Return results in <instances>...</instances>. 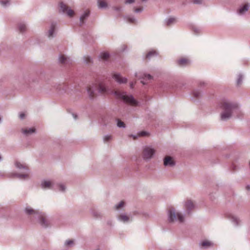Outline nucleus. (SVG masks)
<instances>
[{
  "mask_svg": "<svg viewBox=\"0 0 250 250\" xmlns=\"http://www.w3.org/2000/svg\"><path fill=\"white\" fill-rule=\"evenodd\" d=\"M35 131V129L34 128L22 129V132L25 134L32 133L34 132Z\"/></svg>",
  "mask_w": 250,
  "mask_h": 250,
  "instance_id": "nucleus-17",
  "label": "nucleus"
},
{
  "mask_svg": "<svg viewBox=\"0 0 250 250\" xmlns=\"http://www.w3.org/2000/svg\"><path fill=\"white\" fill-rule=\"evenodd\" d=\"M15 165L16 167L19 169H23L26 170H28V167L25 164H21L20 162H16Z\"/></svg>",
  "mask_w": 250,
  "mask_h": 250,
  "instance_id": "nucleus-13",
  "label": "nucleus"
},
{
  "mask_svg": "<svg viewBox=\"0 0 250 250\" xmlns=\"http://www.w3.org/2000/svg\"><path fill=\"white\" fill-rule=\"evenodd\" d=\"M133 83H131L130 84V86H131V87H132V88L133 87Z\"/></svg>",
  "mask_w": 250,
  "mask_h": 250,
  "instance_id": "nucleus-43",
  "label": "nucleus"
},
{
  "mask_svg": "<svg viewBox=\"0 0 250 250\" xmlns=\"http://www.w3.org/2000/svg\"><path fill=\"white\" fill-rule=\"evenodd\" d=\"M177 63L180 66H186L189 63V60L186 58H181L177 61Z\"/></svg>",
  "mask_w": 250,
  "mask_h": 250,
  "instance_id": "nucleus-9",
  "label": "nucleus"
},
{
  "mask_svg": "<svg viewBox=\"0 0 250 250\" xmlns=\"http://www.w3.org/2000/svg\"><path fill=\"white\" fill-rule=\"evenodd\" d=\"M237 107V105L235 104H230L227 102L222 103V108L224 110V111L221 114V119L226 120L229 118L231 116L232 110Z\"/></svg>",
  "mask_w": 250,
  "mask_h": 250,
  "instance_id": "nucleus-2",
  "label": "nucleus"
},
{
  "mask_svg": "<svg viewBox=\"0 0 250 250\" xmlns=\"http://www.w3.org/2000/svg\"><path fill=\"white\" fill-rule=\"evenodd\" d=\"M113 78L119 83H125L127 82L126 79L123 78L120 74H114Z\"/></svg>",
  "mask_w": 250,
  "mask_h": 250,
  "instance_id": "nucleus-7",
  "label": "nucleus"
},
{
  "mask_svg": "<svg viewBox=\"0 0 250 250\" xmlns=\"http://www.w3.org/2000/svg\"><path fill=\"white\" fill-rule=\"evenodd\" d=\"M119 218L121 221L125 222H127L129 220V218L126 215H121L119 216Z\"/></svg>",
  "mask_w": 250,
  "mask_h": 250,
  "instance_id": "nucleus-22",
  "label": "nucleus"
},
{
  "mask_svg": "<svg viewBox=\"0 0 250 250\" xmlns=\"http://www.w3.org/2000/svg\"><path fill=\"white\" fill-rule=\"evenodd\" d=\"M193 96L195 97H198L200 94V93L198 91H195L193 92Z\"/></svg>",
  "mask_w": 250,
  "mask_h": 250,
  "instance_id": "nucleus-32",
  "label": "nucleus"
},
{
  "mask_svg": "<svg viewBox=\"0 0 250 250\" xmlns=\"http://www.w3.org/2000/svg\"><path fill=\"white\" fill-rule=\"evenodd\" d=\"M0 3L3 6H6L7 4H9V0H0Z\"/></svg>",
  "mask_w": 250,
  "mask_h": 250,
  "instance_id": "nucleus-27",
  "label": "nucleus"
},
{
  "mask_svg": "<svg viewBox=\"0 0 250 250\" xmlns=\"http://www.w3.org/2000/svg\"><path fill=\"white\" fill-rule=\"evenodd\" d=\"M125 205V202L124 201H121L118 205L116 206V209H119L121 208H122Z\"/></svg>",
  "mask_w": 250,
  "mask_h": 250,
  "instance_id": "nucleus-28",
  "label": "nucleus"
},
{
  "mask_svg": "<svg viewBox=\"0 0 250 250\" xmlns=\"http://www.w3.org/2000/svg\"><path fill=\"white\" fill-rule=\"evenodd\" d=\"M89 11L86 10L84 14L80 18V21L82 22H83L84 20L89 16Z\"/></svg>",
  "mask_w": 250,
  "mask_h": 250,
  "instance_id": "nucleus-18",
  "label": "nucleus"
},
{
  "mask_svg": "<svg viewBox=\"0 0 250 250\" xmlns=\"http://www.w3.org/2000/svg\"><path fill=\"white\" fill-rule=\"evenodd\" d=\"M154 152L155 150L149 147H146L143 150V157L145 159H150L152 155L154 154Z\"/></svg>",
  "mask_w": 250,
  "mask_h": 250,
  "instance_id": "nucleus-5",
  "label": "nucleus"
},
{
  "mask_svg": "<svg viewBox=\"0 0 250 250\" xmlns=\"http://www.w3.org/2000/svg\"><path fill=\"white\" fill-rule=\"evenodd\" d=\"M25 211L28 214H38L39 215L41 225L44 227H46L48 226L47 220L43 213H40L38 211L33 210L32 208H27L25 209Z\"/></svg>",
  "mask_w": 250,
  "mask_h": 250,
  "instance_id": "nucleus-4",
  "label": "nucleus"
},
{
  "mask_svg": "<svg viewBox=\"0 0 250 250\" xmlns=\"http://www.w3.org/2000/svg\"><path fill=\"white\" fill-rule=\"evenodd\" d=\"M98 6L100 8H105L107 6V2L105 0H98Z\"/></svg>",
  "mask_w": 250,
  "mask_h": 250,
  "instance_id": "nucleus-15",
  "label": "nucleus"
},
{
  "mask_svg": "<svg viewBox=\"0 0 250 250\" xmlns=\"http://www.w3.org/2000/svg\"><path fill=\"white\" fill-rule=\"evenodd\" d=\"M19 29L21 32H22L26 29V26L23 24L19 25Z\"/></svg>",
  "mask_w": 250,
  "mask_h": 250,
  "instance_id": "nucleus-26",
  "label": "nucleus"
},
{
  "mask_svg": "<svg viewBox=\"0 0 250 250\" xmlns=\"http://www.w3.org/2000/svg\"><path fill=\"white\" fill-rule=\"evenodd\" d=\"M135 0H125L126 3H132L134 2Z\"/></svg>",
  "mask_w": 250,
  "mask_h": 250,
  "instance_id": "nucleus-39",
  "label": "nucleus"
},
{
  "mask_svg": "<svg viewBox=\"0 0 250 250\" xmlns=\"http://www.w3.org/2000/svg\"><path fill=\"white\" fill-rule=\"evenodd\" d=\"M127 21L129 23H134V22H135V19L133 18H130V17L128 18Z\"/></svg>",
  "mask_w": 250,
  "mask_h": 250,
  "instance_id": "nucleus-34",
  "label": "nucleus"
},
{
  "mask_svg": "<svg viewBox=\"0 0 250 250\" xmlns=\"http://www.w3.org/2000/svg\"><path fill=\"white\" fill-rule=\"evenodd\" d=\"M142 10V7L137 8L134 9L135 12H139Z\"/></svg>",
  "mask_w": 250,
  "mask_h": 250,
  "instance_id": "nucleus-38",
  "label": "nucleus"
},
{
  "mask_svg": "<svg viewBox=\"0 0 250 250\" xmlns=\"http://www.w3.org/2000/svg\"><path fill=\"white\" fill-rule=\"evenodd\" d=\"M109 57V54L107 52L102 53L100 57L103 60H107Z\"/></svg>",
  "mask_w": 250,
  "mask_h": 250,
  "instance_id": "nucleus-20",
  "label": "nucleus"
},
{
  "mask_svg": "<svg viewBox=\"0 0 250 250\" xmlns=\"http://www.w3.org/2000/svg\"><path fill=\"white\" fill-rule=\"evenodd\" d=\"M212 245V243L208 241H204L201 243L203 247L207 248Z\"/></svg>",
  "mask_w": 250,
  "mask_h": 250,
  "instance_id": "nucleus-21",
  "label": "nucleus"
},
{
  "mask_svg": "<svg viewBox=\"0 0 250 250\" xmlns=\"http://www.w3.org/2000/svg\"><path fill=\"white\" fill-rule=\"evenodd\" d=\"M168 216L170 222L178 221L179 222L182 223L184 220L183 215L181 213L176 211L173 207L169 208Z\"/></svg>",
  "mask_w": 250,
  "mask_h": 250,
  "instance_id": "nucleus-3",
  "label": "nucleus"
},
{
  "mask_svg": "<svg viewBox=\"0 0 250 250\" xmlns=\"http://www.w3.org/2000/svg\"><path fill=\"white\" fill-rule=\"evenodd\" d=\"M248 10V5L247 4H246L243 7H242L238 10V12L240 15H242L245 12L247 11Z\"/></svg>",
  "mask_w": 250,
  "mask_h": 250,
  "instance_id": "nucleus-14",
  "label": "nucleus"
},
{
  "mask_svg": "<svg viewBox=\"0 0 250 250\" xmlns=\"http://www.w3.org/2000/svg\"><path fill=\"white\" fill-rule=\"evenodd\" d=\"M133 139H134V140H135V139H136V136H133Z\"/></svg>",
  "mask_w": 250,
  "mask_h": 250,
  "instance_id": "nucleus-44",
  "label": "nucleus"
},
{
  "mask_svg": "<svg viewBox=\"0 0 250 250\" xmlns=\"http://www.w3.org/2000/svg\"><path fill=\"white\" fill-rule=\"evenodd\" d=\"M52 184L50 181H44L42 183V187L44 188H51Z\"/></svg>",
  "mask_w": 250,
  "mask_h": 250,
  "instance_id": "nucleus-11",
  "label": "nucleus"
},
{
  "mask_svg": "<svg viewBox=\"0 0 250 250\" xmlns=\"http://www.w3.org/2000/svg\"><path fill=\"white\" fill-rule=\"evenodd\" d=\"M202 1V0H191V2L195 4H200Z\"/></svg>",
  "mask_w": 250,
  "mask_h": 250,
  "instance_id": "nucleus-30",
  "label": "nucleus"
},
{
  "mask_svg": "<svg viewBox=\"0 0 250 250\" xmlns=\"http://www.w3.org/2000/svg\"><path fill=\"white\" fill-rule=\"evenodd\" d=\"M25 117V114L23 113H21L20 114V118L21 119H23Z\"/></svg>",
  "mask_w": 250,
  "mask_h": 250,
  "instance_id": "nucleus-40",
  "label": "nucleus"
},
{
  "mask_svg": "<svg viewBox=\"0 0 250 250\" xmlns=\"http://www.w3.org/2000/svg\"><path fill=\"white\" fill-rule=\"evenodd\" d=\"M55 25L52 24L51 26L50 30H49V32H48V37H53V34L54 31L55 30Z\"/></svg>",
  "mask_w": 250,
  "mask_h": 250,
  "instance_id": "nucleus-19",
  "label": "nucleus"
},
{
  "mask_svg": "<svg viewBox=\"0 0 250 250\" xmlns=\"http://www.w3.org/2000/svg\"><path fill=\"white\" fill-rule=\"evenodd\" d=\"M85 61L86 62H90V59L89 57H86L85 58Z\"/></svg>",
  "mask_w": 250,
  "mask_h": 250,
  "instance_id": "nucleus-41",
  "label": "nucleus"
},
{
  "mask_svg": "<svg viewBox=\"0 0 250 250\" xmlns=\"http://www.w3.org/2000/svg\"><path fill=\"white\" fill-rule=\"evenodd\" d=\"M242 80V77L241 76H239V78L238 79V80H237V84H240L241 83Z\"/></svg>",
  "mask_w": 250,
  "mask_h": 250,
  "instance_id": "nucleus-36",
  "label": "nucleus"
},
{
  "mask_svg": "<svg viewBox=\"0 0 250 250\" xmlns=\"http://www.w3.org/2000/svg\"><path fill=\"white\" fill-rule=\"evenodd\" d=\"M95 91H98L101 93H114L117 98L123 100L124 102L131 105H136L137 104V101L132 96H128L123 92L118 90H114L111 92L107 90L105 85L103 83L98 84L96 83L93 84L92 85L88 86L87 92L91 98H94L95 96Z\"/></svg>",
  "mask_w": 250,
  "mask_h": 250,
  "instance_id": "nucleus-1",
  "label": "nucleus"
},
{
  "mask_svg": "<svg viewBox=\"0 0 250 250\" xmlns=\"http://www.w3.org/2000/svg\"><path fill=\"white\" fill-rule=\"evenodd\" d=\"M141 83H143L144 84H145V83L143 81H141Z\"/></svg>",
  "mask_w": 250,
  "mask_h": 250,
  "instance_id": "nucleus-45",
  "label": "nucleus"
},
{
  "mask_svg": "<svg viewBox=\"0 0 250 250\" xmlns=\"http://www.w3.org/2000/svg\"><path fill=\"white\" fill-rule=\"evenodd\" d=\"M137 135L139 137L146 136L148 135V133L146 131H142L139 132Z\"/></svg>",
  "mask_w": 250,
  "mask_h": 250,
  "instance_id": "nucleus-25",
  "label": "nucleus"
},
{
  "mask_svg": "<svg viewBox=\"0 0 250 250\" xmlns=\"http://www.w3.org/2000/svg\"><path fill=\"white\" fill-rule=\"evenodd\" d=\"M60 6L62 12L66 13L69 16L72 17L74 15V12L63 3L61 2Z\"/></svg>",
  "mask_w": 250,
  "mask_h": 250,
  "instance_id": "nucleus-6",
  "label": "nucleus"
},
{
  "mask_svg": "<svg viewBox=\"0 0 250 250\" xmlns=\"http://www.w3.org/2000/svg\"><path fill=\"white\" fill-rule=\"evenodd\" d=\"M246 188H247L248 190H249V189H250V186H247Z\"/></svg>",
  "mask_w": 250,
  "mask_h": 250,
  "instance_id": "nucleus-42",
  "label": "nucleus"
},
{
  "mask_svg": "<svg viewBox=\"0 0 250 250\" xmlns=\"http://www.w3.org/2000/svg\"><path fill=\"white\" fill-rule=\"evenodd\" d=\"M117 125L119 127H124L125 126V124L122 121H121L120 120H118V123H117Z\"/></svg>",
  "mask_w": 250,
  "mask_h": 250,
  "instance_id": "nucleus-29",
  "label": "nucleus"
},
{
  "mask_svg": "<svg viewBox=\"0 0 250 250\" xmlns=\"http://www.w3.org/2000/svg\"><path fill=\"white\" fill-rule=\"evenodd\" d=\"M59 60L62 64H65L69 63L70 60L69 58L66 57L63 55L60 56Z\"/></svg>",
  "mask_w": 250,
  "mask_h": 250,
  "instance_id": "nucleus-10",
  "label": "nucleus"
},
{
  "mask_svg": "<svg viewBox=\"0 0 250 250\" xmlns=\"http://www.w3.org/2000/svg\"><path fill=\"white\" fill-rule=\"evenodd\" d=\"M185 207L187 211H189L193 208V203L191 200H187L185 203Z\"/></svg>",
  "mask_w": 250,
  "mask_h": 250,
  "instance_id": "nucleus-12",
  "label": "nucleus"
},
{
  "mask_svg": "<svg viewBox=\"0 0 250 250\" xmlns=\"http://www.w3.org/2000/svg\"><path fill=\"white\" fill-rule=\"evenodd\" d=\"M157 55V53L155 50H151L149 51L146 55V59H150L152 57L155 56Z\"/></svg>",
  "mask_w": 250,
  "mask_h": 250,
  "instance_id": "nucleus-16",
  "label": "nucleus"
},
{
  "mask_svg": "<svg viewBox=\"0 0 250 250\" xmlns=\"http://www.w3.org/2000/svg\"><path fill=\"white\" fill-rule=\"evenodd\" d=\"M144 78L147 79V80H150L152 78V77L149 74H145Z\"/></svg>",
  "mask_w": 250,
  "mask_h": 250,
  "instance_id": "nucleus-35",
  "label": "nucleus"
},
{
  "mask_svg": "<svg viewBox=\"0 0 250 250\" xmlns=\"http://www.w3.org/2000/svg\"><path fill=\"white\" fill-rule=\"evenodd\" d=\"M176 19L174 18H170L167 21V25H170L172 23L175 22L176 21Z\"/></svg>",
  "mask_w": 250,
  "mask_h": 250,
  "instance_id": "nucleus-24",
  "label": "nucleus"
},
{
  "mask_svg": "<svg viewBox=\"0 0 250 250\" xmlns=\"http://www.w3.org/2000/svg\"><path fill=\"white\" fill-rule=\"evenodd\" d=\"M74 243V242L73 240H67L65 242V245L67 246H70L71 244H73Z\"/></svg>",
  "mask_w": 250,
  "mask_h": 250,
  "instance_id": "nucleus-33",
  "label": "nucleus"
},
{
  "mask_svg": "<svg viewBox=\"0 0 250 250\" xmlns=\"http://www.w3.org/2000/svg\"><path fill=\"white\" fill-rule=\"evenodd\" d=\"M18 177L21 179H26L29 177L28 173L25 172L23 174H18Z\"/></svg>",
  "mask_w": 250,
  "mask_h": 250,
  "instance_id": "nucleus-23",
  "label": "nucleus"
},
{
  "mask_svg": "<svg viewBox=\"0 0 250 250\" xmlns=\"http://www.w3.org/2000/svg\"><path fill=\"white\" fill-rule=\"evenodd\" d=\"M59 188H60V190H61V191H64V189H65V187L63 185H60L59 186Z\"/></svg>",
  "mask_w": 250,
  "mask_h": 250,
  "instance_id": "nucleus-37",
  "label": "nucleus"
},
{
  "mask_svg": "<svg viewBox=\"0 0 250 250\" xmlns=\"http://www.w3.org/2000/svg\"><path fill=\"white\" fill-rule=\"evenodd\" d=\"M111 139V136L107 135V136H105L104 137V141L105 142H107L108 141L110 140Z\"/></svg>",
  "mask_w": 250,
  "mask_h": 250,
  "instance_id": "nucleus-31",
  "label": "nucleus"
},
{
  "mask_svg": "<svg viewBox=\"0 0 250 250\" xmlns=\"http://www.w3.org/2000/svg\"><path fill=\"white\" fill-rule=\"evenodd\" d=\"M174 162L172 158L170 156H166L164 159V164L165 166H173L174 165Z\"/></svg>",
  "mask_w": 250,
  "mask_h": 250,
  "instance_id": "nucleus-8",
  "label": "nucleus"
}]
</instances>
